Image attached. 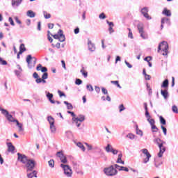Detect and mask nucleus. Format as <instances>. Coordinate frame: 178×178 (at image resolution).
Here are the masks:
<instances>
[{
	"mask_svg": "<svg viewBox=\"0 0 178 178\" xmlns=\"http://www.w3.org/2000/svg\"><path fill=\"white\" fill-rule=\"evenodd\" d=\"M153 142L154 144H156L159 148V152L158 153L159 158H162L163 156V154L165 153V151H166V147L163 146V141L161 140L159 138H156L153 140Z\"/></svg>",
	"mask_w": 178,
	"mask_h": 178,
	"instance_id": "f257e3e1",
	"label": "nucleus"
},
{
	"mask_svg": "<svg viewBox=\"0 0 178 178\" xmlns=\"http://www.w3.org/2000/svg\"><path fill=\"white\" fill-rule=\"evenodd\" d=\"M0 112H1L2 115L5 116L6 119H7L8 122H10L11 123H16L17 121H18L17 120L15 119V118H13V115L9 114V111L5 108L0 107Z\"/></svg>",
	"mask_w": 178,
	"mask_h": 178,
	"instance_id": "f03ea898",
	"label": "nucleus"
},
{
	"mask_svg": "<svg viewBox=\"0 0 178 178\" xmlns=\"http://www.w3.org/2000/svg\"><path fill=\"white\" fill-rule=\"evenodd\" d=\"M162 49L163 52L162 55H168V50L169 49V44H168V42L163 41L159 44L158 52Z\"/></svg>",
	"mask_w": 178,
	"mask_h": 178,
	"instance_id": "7ed1b4c3",
	"label": "nucleus"
},
{
	"mask_svg": "<svg viewBox=\"0 0 178 178\" xmlns=\"http://www.w3.org/2000/svg\"><path fill=\"white\" fill-rule=\"evenodd\" d=\"M26 63H28L29 69H33V67H35L37 58L35 57H32L31 55H28L26 57Z\"/></svg>",
	"mask_w": 178,
	"mask_h": 178,
	"instance_id": "20e7f679",
	"label": "nucleus"
},
{
	"mask_svg": "<svg viewBox=\"0 0 178 178\" xmlns=\"http://www.w3.org/2000/svg\"><path fill=\"white\" fill-rule=\"evenodd\" d=\"M60 168L63 169L64 175L67 177H72V176H73V170H72V168H70L69 165L60 164Z\"/></svg>",
	"mask_w": 178,
	"mask_h": 178,
	"instance_id": "39448f33",
	"label": "nucleus"
},
{
	"mask_svg": "<svg viewBox=\"0 0 178 178\" xmlns=\"http://www.w3.org/2000/svg\"><path fill=\"white\" fill-rule=\"evenodd\" d=\"M104 172L106 176H116L118 175V170L115 169L113 165L104 168Z\"/></svg>",
	"mask_w": 178,
	"mask_h": 178,
	"instance_id": "423d86ee",
	"label": "nucleus"
},
{
	"mask_svg": "<svg viewBox=\"0 0 178 178\" xmlns=\"http://www.w3.org/2000/svg\"><path fill=\"white\" fill-rule=\"evenodd\" d=\"M54 38L55 40H58L60 42H64L65 41L66 38L65 37V35H63V31L62 29H60L58 32V34L53 35Z\"/></svg>",
	"mask_w": 178,
	"mask_h": 178,
	"instance_id": "0eeeda50",
	"label": "nucleus"
},
{
	"mask_svg": "<svg viewBox=\"0 0 178 178\" xmlns=\"http://www.w3.org/2000/svg\"><path fill=\"white\" fill-rule=\"evenodd\" d=\"M26 167L27 168V172H33L34 168H35V161L31 159L28 160Z\"/></svg>",
	"mask_w": 178,
	"mask_h": 178,
	"instance_id": "6e6552de",
	"label": "nucleus"
},
{
	"mask_svg": "<svg viewBox=\"0 0 178 178\" xmlns=\"http://www.w3.org/2000/svg\"><path fill=\"white\" fill-rule=\"evenodd\" d=\"M140 152H142L146 156V158L143 159V163H148V162H149V159L152 156L149 152H148V149H142Z\"/></svg>",
	"mask_w": 178,
	"mask_h": 178,
	"instance_id": "1a4fd4ad",
	"label": "nucleus"
},
{
	"mask_svg": "<svg viewBox=\"0 0 178 178\" xmlns=\"http://www.w3.org/2000/svg\"><path fill=\"white\" fill-rule=\"evenodd\" d=\"M18 155V161H20L22 163H24V165H26L27 162L30 160L27 159V156L24 154H22L20 153H17Z\"/></svg>",
	"mask_w": 178,
	"mask_h": 178,
	"instance_id": "9d476101",
	"label": "nucleus"
},
{
	"mask_svg": "<svg viewBox=\"0 0 178 178\" xmlns=\"http://www.w3.org/2000/svg\"><path fill=\"white\" fill-rule=\"evenodd\" d=\"M56 156L58 158H60L63 163H66L67 162V159H66V156H65V154H63V152H58L56 154Z\"/></svg>",
	"mask_w": 178,
	"mask_h": 178,
	"instance_id": "9b49d317",
	"label": "nucleus"
},
{
	"mask_svg": "<svg viewBox=\"0 0 178 178\" xmlns=\"http://www.w3.org/2000/svg\"><path fill=\"white\" fill-rule=\"evenodd\" d=\"M142 15H143L144 17L147 19V20H150L151 17L148 15V7H144L140 10Z\"/></svg>",
	"mask_w": 178,
	"mask_h": 178,
	"instance_id": "f8f14e48",
	"label": "nucleus"
},
{
	"mask_svg": "<svg viewBox=\"0 0 178 178\" xmlns=\"http://www.w3.org/2000/svg\"><path fill=\"white\" fill-rule=\"evenodd\" d=\"M7 147L8 152H11V154H15V149H16V147H15L12 143H7Z\"/></svg>",
	"mask_w": 178,
	"mask_h": 178,
	"instance_id": "ddd939ff",
	"label": "nucleus"
},
{
	"mask_svg": "<svg viewBox=\"0 0 178 178\" xmlns=\"http://www.w3.org/2000/svg\"><path fill=\"white\" fill-rule=\"evenodd\" d=\"M45 94H46V97L49 99V102H51V104H55V101L54 99H52V98H54V94H52L48 91H46Z\"/></svg>",
	"mask_w": 178,
	"mask_h": 178,
	"instance_id": "4468645a",
	"label": "nucleus"
},
{
	"mask_svg": "<svg viewBox=\"0 0 178 178\" xmlns=\"http://www.w3.org/2000/svg\"><path fill=\"white\" fill-rule=\"evenodd\" d=\"M88 49L90 52H94L95 51V44L91 42V40L88 41Z\"/></svg>",
	"mask_w": 178,
	"mask_h": 178,
	"instance_id": "2eb2a0df",
	"label": "nucleus"
},
{
	"mask_svg": "<svg viewBox=\"0 0 178 178\" xmlns=\"http://www.w3.org/2000/svg\"><path fill=\"white\" fill-rule=\"evenodd\" d=\"M161 94L163 97L164 99H168V98H169V92H168V88L161 90Z\"/></svg>",
	"mask_w": 178,
	"mask_h": 178,
	"instance_id": "dca6fc26",
	"label": "nucleus"
},
{
	"mask_svg": "<svg viewBox=\"0 0 178 178\" xmlns=\"http://www.w3.org/2000/svg\"><path fill=\"white\" fill-rule=\"evenodd\" d=\"M11 1H12L11 5L13 8H15V6L17 8V6H19L23 1V0H11Z\"/></svg>",
	"mask_w": 178,
	"mask_h": 178,
	"instance_id": "f3484780",
	"label": "nucleus"
},
{
	"mask_svg": "<svg viewBox=\"0 0 178 178\" xmlns=\"http://www.w3.org/2000/svg\"><path fill=\"white\" fill-rule=\"evenodd\" d=\"M74 119H76V120L80 122V123H83V122H84L86 120V116H84V115H79L76 118L74 117Z\"/></svg>",
	"mask_w": 178,
	"mask_h": 178,
	"instance_id": "a211bd4d",
	"label": "nucleus"
},
{
	"mask_svg": "<svg viewBox=\"0 0 178 178\" xmlns=\"http://www.w3.org/2000/svg\"><path fill=\"white\" fill-rule=\"evenodd\" d=\"M145 118H147V120L151 126L155 124V120L151 119V115L149 114L148 115H145Z\"/></svg>",
	"mask_w": 178,
	"mask_h": 178,
	"instance_id": "6ab92c4d",
	"label": "nucleus"
},
{
	"mask_svg": "<svg viewBox=\"0 0 178 178\" xmlns=\"http://www.w3.org/2000/svg\"><path fill=\"white\" fill-rule=\"evenodd\" d=\"M165 23H166V24H168V26H170V19H169L168 17L162 18L161 24H165Z\"/></svg>",
	"mask_w": 178,
	"mask_h": 178,
	"instance_id": "aec40b11",
	"label": "nucleus"
},
{
	"mask_svg": "<svg viewBox=\"0 0 178 178\" xmlns=\"http://www.w3.org/2000/svg\"><path fill=\"white\" fill-rule=\"evenodd\" d=\"M169 87V80L165 79L161 84V88H168Z\"/></svg>",
	"mask_w": 178,
	"mask_h": 178,
	"instance_id": "412c9836",
	"label": "nucleus"
},
{
	"mask_svg": "<svg viewBox=\"0 0 178 178\" xmlns=\"http://www.w3.org/2000/svg\"><path fill=\"white\" fill-rule=\"evenodd\" d=\"M15 123L17 124V126L19 128L18 131L19 133H23V131H24V129H23V124L19 122V121H17V122Z\"/></svg>",
	"mask_w": 178,
	"mask_h": 178,
	"instance_id": "4be33fe9",
	"label": "nucleus"
},
{
	"mask_svg": "<svg viewBox=\"0 0 178 178\" xmlns=\"http://www.w3.org/2000/svg\"><path fill=\"white\" fill-rule=\"evenodd\" d=\"M27 177L28 178L37 177V171L33 170L32 172L28 173L27 174Z\"/></svg>",
	"mask_w": 178,
	"mask_h": 178,
	"instance_id": "5701e85b",
	"label": "nucleus"
},
{
	"mask_svg": "<svg viewBox=\"0 0 178 178\" xmlns=\"http://www.w3.org/2000/svg\"><path fill=\"white\" fill-rule=\"evenodd\" d=\"M47 121L49 122L50 126L55 124V119L51 115L47 117Z\"/></svg>",
	"mask_w": 178,
	"mask_h": 178,
	"instance_id": "b1692460",
	"label": "nucleus"
},
{
	"mask_svg": "<svg viewBox=\"0 0 178 178\" xmlns=\"http://www.w3.org/2000/svg\"><path fill=\"white\" fill-rule=\"evenodd\" d=\"M26 15L28 16V17L31 18L35 17V13L30 10L27 11Z\"/></svg>",
	"mask_w": 178,
	"mask_h": 178,
	"instance_id": "393cba45",
	"label": "nucleus"
},
{
	"mask_svg": "<svg viewBox=\"0 0 178 178\" xmlns=\"http://www.w3.org/2000/svg\"><path fill=\"white\" fill-rule=\"evenodd\" d=\"M162 13L163 15H165V16H168V17L172 16V13H170V10H167L166 8H164Z\"/></svg>",
	"mask_w": 178,
	"mask_h": 178,
	"instance_id": "a878e982",
	"label": "nucleus"
},
{
	"mask_svg": "<svg viewBox=\"0 0 178 178\" xmlns=\"http://www.w3.org/2000/svg\"><path fill=\"white\" fill-rule=\"evenodd\" d=\"M72 123L76 126V127H80L81 126V122L78 121L76 118H72Z\"/></svg>",
	"mask_w": 178,
	"mask_h": 178,
	"instance_id": "bb28decb",
	"label": "nucleus"
},
{
	"mask_svg": "<svg viewBox=\"0 0 178 178\" xmlns=\"http://www.w3.org/2000/svg\"><path fill=\"white\" fill-rule=\"evenodd\" d=\"M122 156H123V154L122 153L118 154L117 163H122V165H124V161H122Z\"/></svg>",
	"mask_w": 178,
	"mask_h": 178,
	"instance_id": "cd10ccee",
	"label": "nucleus"
},
{
	"mask_svg": "<svg viewBox=\"0 0 178 178\" xmlns=\"http://www.w3.org/2000/svg\"><path fill=\"white\" fill-rule=\"evenodd\" d=\"M74 169H75L76 172L77 173V175H81V176H83V175H84V173L83 172V171L81 170H79L77 169V164H74Z\"/></svg>",
	"mask_w": 178,
	"mask_h": 178,
	"instance_id": "c85d7f7f",
	"label": "nucleus"
},
{
	"mask_svg": "<svg viewBox=\"0 0 178 178\" xmlns=\"http://www.w3.org/2000/svg\"><path fill=\"white\" fill-rule=\"evenodd\" d=\"M137 27H138L139 33H144V26H143V24H138Z\"/></svg>",
	"mask_w": 178,
	"mask_h": 178,
	"instance_id": "c756f323",
	"label": "nucleus"
},
{
	"mask_svg": "<svg viewBox=\"0 0 178 178\" xmlns=\"http://www.w3.org/2000/svg\"><path fill=\"white\" fill-rule=\"evenodd\" d=\"M76 145L79 147V148H81L82 151L84 152L86 151V147H84V145L81 143V142L76 143Z\"/></svg>",
	"mask_w": 178,
	"mask_h": 178,
	"instance_id": "7c9ffc66",
	"label": "nucleus"
},
{
	"mask_svg": "<svg viewBox=\"0 0 178 178\" xmlns=\"http://www.w3.org/2000/svg\"><path fill=\"white\" fill-rule=\"evenodd\" d=\"M64 104H65V105H67V109H68V110L73 109V105H72V104H70L66 101H64Z\"/></svg>",
	"mask_w": 178,
	"mask_h": 178,
	"instance_id": "2f4dec72",
	"label": "nucleus"
},
{
	"mask_svg": "<svg viewBox=\"0 0 178 178\" xmlns=\"http://www.w3.org/2000/svg\"><path fill=\"white\" fill-rule=\"evenodd\" d=\"M144 108H145V116H148L149 115V112H148V106L147 103H144Z\"/></svg>",
	"mask_w": 178,
	"mask_h": 178,
	"instance_id": "473e14b6",
	"label": "nucleus"
},
{
	"mask_svg": "<svg viewBox=\"0 0 178 178\" xmlns=\"http://www.w3.org/2000/svg\"><path fill=\"white\" fill-rule=\"evenodd\" d=\"M26 51V47H24V44H22L19 46V54H23Z\"/></svg>",
	"mask_w": 178,
	"mask_h": 178,
	"instance_id": "72a5a7b5",
	"label": "nucleus"
},
{
	"mask_svg": "<svg viewBox=\"0 0 178 178\" xmlns=\"http://www.w3.org/2000/svg\"><path fill=\"white\" fill-rule=\"evenodd\" d=\"M112 149H113V147H112V145L108 144L107 146L105 148V150L107 152H112Z\"/></svg>",
	"mask_w": 178,
	"mask_h": 178,
	"instance_id": "f704fd0d",
	"label": "nucleus"
},
{
	"mask_svg": "<svg viewBox=\"0 0 178 178\" xmlns=\"http://www.w3.org/2000/svg\"><path fill=\"white\" fill-rule=\"evenodd\" d=\"M51 132L55 134L56 133V127H55V124L53 125H50Z\"/></svg>",
	"mask_w": 178,
	"mask_h": 178,
	"instance_id": "c9c22d12",
	"label": "nucleus"
},
{
	"mask_svg": "<svg viewBox=\"0 0 178 178\" xmlns=\"http://www.w3.org/2000/svg\"><path fill=\"white\" fill-rule=\"evenodd\" d=\"M86 88L88 91H90V92H92V91H94V88H92V85L91 84L86 85Z\"/></svg>",
	"mask_w": 178,
	"mask_h": 178,
	"instance_id": "e433bc0d",
	"label": "nucleus"
},
{
	"mask_svg": "<svg viewBox=\"0 0 178 178\" xmlns=\"http://www.w3.org/2000/svg\"><path fill=\"white\" fill-rule=\"evenodd\" d=\"M66 134V137H67V138H72L73 137V134L72 133L71 131H67L65 132Z\"/></svg>",
	"mask_w": 178,
	"mask_h": 178,
	"instance_id": "4c0bfd02",
	"label": "nucleus"
},
{
	"mask_svg": "<svg viewBox=\"0 0 178 178\" xmlns=\"http://www.w3.org/2000/svg\"><path fill=\"white\" fill-rule=\"evenodd\" d=\"M48 163H49V166L50 168H54L55 167V161H54V159H51L50 161H49Z\"/></svg>",
	"mask_w": 178,
	"mask_h": 178,
	"instance_id": "58836bf2",
	"label": "nucleus"
},
{
	"mask_svg": "<svg viewBox=\"0 0 178 178\" xmlns=\"http://www.w3.org/2000/svg\"><path fill=\"white\" fill-rule=\"evenodd\" d=\"M80 72L82 74V75L83 76V77L87 78L88 76V73L87 72H85L84 68H83L82 70H81Z\"/></svg>",
	"mask_w": 178,
	"mask_h": 178,
	"instance_id": "ea45409f",
	"label": "nucleus"
},
{
	"mask_svg": "<svg viewBox=\"0 0 178 178\" xmlns=\"http://www.w3.org/2000/svg\"><path fill=\"white\" fill-rule=\"evenodd\" d=\"M44 19H51V14L48 13L47 11L43 12Z\"/></svg>",
	"mask_w": 178,
	"mask_h": 178,
	"instance_id": "a19ab883",
	"label": "nucleus"
},
{
	"mask_svg": "<svg viewBox=\"0 0 178 178\" xmlns=\"http://www.w3.org/2000/svg\"><path fill=\"white\" fill-rule=\"evenodd\" d=\"M139 34H140V37L143 40H147V38H148V35L145 33V32H141Z\"/></svg>",
	"mask_w": 178,
	"mask_h": 178,
	"instance_id": "79ce46f5",
	"label": "nucleus"
},
{
	"mask_svg": "<svg viewBox=\"0 0 178 178\" xmlns=\"http://www.w3.org/2000/svg\"><path fill=\"white\" fill-rule=\"evenodd\" d=\"M152 133H156L158 131V127L154 124L151 125Z\"/></svg>",
	"mask_w": 178,
	"mask_h": 178,
	"instance_id": "37998d69",
	"label": "nucleus"
},
{
	"mask_svg": "<svg viewBox=\"0 0 178 178\" xmlns=\"http://www.w3.org/2000/svg\"><path fill=\"white\" fill-rule=\"evenodd\" d=\"M0 65L5 66L8 65V62H6V60H3L2 58H0Z\"/></svg>",
	"mask_w": 178,
	"mask_h": 178,
	"instance_id": "c03bdc74",
	"label": "nucleus"
},
{
	"mask_svg": "<svg viewBox=\"0 0 178 178\" xmlns=\"http://www.w3.org/2000/svg\"><path fill=\"white\" fill-rule=\"evenodd\" d=\"M128 30H129L128 37L129 38H131V40H133V38H134V37H133V32H131V29H130L129 28H128Z\"/></svg>",
	"mask_w": 178,
	"mask_h": 178,
	"instance_id": "a18cd8bd",
	"label": "nucleus"
},
{
	"mask_svg": "<svg viewBox=\"0 0 178 178\" xmlns=\"http://www.w3.org/2000/svg\"><path fill=\"white\" fill-rule=\"evenodd\" d=\"M160 122L161 124H166V120H165V118H163V117L160 116Z\"/></svg>",
	"mask_w": 178,
	"mask_h": 178,
	"instance_id": "49530a36",
	"label": "nucleus"
},
{
	"mask_svg": "<svg viewBox=\"0 0 178 178\" xmlns=\"http://www.w3.org/2000/svg\"><path fill=\"white\" fill-rule=\"evenodd\" d=\"M119 112H123V111H125L126 110V108L124 107V106L123 104H120L119 106Z\"/></svg>",
	"mask_w": 178,
	"mask_h": 178,
	"instance_id": "de8ad7c7",
	"label": "nucleus"
},
{
	"mask_svg": "<svg viewBox=\"0 0 178 178\" xmlns=\"http://www.w3.org/2000/svg\"><path fill=\"white\" fill-rule=\"evenodd\" d=\"M75 84H76V86H80V84H83V81H81L80 79H76L75 81Z\"/></svg>",
	"mask_w": 178,
	"mask_h": 178,
	"instance_id": "09e8293b",
	"label": "nucleus"
},
{
	"mask_svg": "<svg viewBox=\"0 0 178 178\" xmlns=\"http://www.w3.org/2000/svg\"><path fill=\"white\" fill-rule=\"evenodd\" d=\"M172 112H174V113H178L177 106H172Z\"/></svg>",
	"mask_w": 178,
	"mask_h": 178,
	"instance_id": "8fccbe9b",
	"label": "nucleus"
},
{
	"mask_svg": "<svg viewBox=\"0 0 178 178\" xmlns=\"http://www.w3.org/2000/svg\"><path fill=\"white\" fill-rule=\"evenodd\" d=\"M127 137L130 140H134L135 136L133 134H129L128 135H127Z\"/></svg>",
	"mask_w": 178,
	"mask_h": 178,
	"instance_id": "3c124183",
	"label": "nucleus"
},
{
	"mask_svg": "<svg viewBox=\"0 0 178 178\" xmlns=\"http://www.w3.org/2000/svg\"><path fill=\"white\" fill-rule=\"evenodd\" d=\"M136 134H138V136H140V137H143V131H141L140 129H138V128L136 129Z\"/></svg>",
	"mask_w": 178,
	"mask_h": 178,
	"instance_id": "603ef678",
	"label": "nucleus"
},
{
	"mask_svg": "<svg viewBox=\"0 0 178 178\" xmlns=\"http://www.w3.org/2000/svg\"><path fill=\"white\" fill-rule=\"evenodd\" d=\"M99 18L104 20V19H106V15H105V13H102L99 15Z\"/></svg>",
	"mask_w": 178,
	"mask_h": 178,
	"instance_id": "864d4df0",
	"label": "nucleus"
},
{
	"mask_svg": "<svg viewBox=\"0 0 178 178\" xmlns=\"http://www.w3.org/2000/svg\"><path fill=\"white\" fill-rule=\"evenodd\" d=\"M114 166L118 170H123V166H120L118 164L114 165Z\"/></svg>",
	"mask_w": 178,
	"mask_h": 178,
	"instance_id": "5fc2aeb1",
	"label": "nucleus"
},
{
	"mask_svg": "<svg viewBox=\"0 0 178 178\" xmlns=\"http://www.w3.org/2000/svg\"><path fill=\"white\" fill-rule=\"evenodd\" d=\"M161 129L163 130V133L164 136H166L168 129H166V127H163V125H161Z\"/></svg>",
	"mask_w": 178,
	"mask_h": 178,
	"instance_id": "6e6d98bb",
	"label": "nucleus"
},
{
	"mask_svg": "<svg viewBox=\"0 0 178 178\" xmlns=\"http://www.w3.org/2000/svg\"><path fill=\"white\" fill-rule=\"evenodd\" d=\"M102 92L104 94V95H108V90L105 88H102Z\"/></svg>",
	"mask_w": 178,
	"mask_h": 178,
	"instance_id": "4d7b16f0",
	"label": "nucleus"
},
{
	"mask_svg": "<svg viewBox=\"0 0 178 178\" xmlns=\"http://www.w3.org/2000/svg\"><path fill=\"white\" fill-rule=\"evenodd\" d=\"M85 145L88 147V151H91L92 149V146L91 145L86 143Z\"/></svg>",
	"mask_w": 178,
	"mask_h": 178,
	"instance_id": "13d9d810",
	"label": "nucleus"
},
{
	"mask_svg": "<svg viewBox=\"0 0 178 178\" xmlns=\"http://www.w3.org/2000/svg\"><path fill=\"white\" fill-rule=\"evenodd\" d=\"M144 60L145 62H150V60H152V57L148 56L146 58H144Z\"/></svg>",
	"mask_w": 178,
	"mask_h": 178,
	"instance_id": "bf43d9fd",
	"label": "nucleus"
},
{
	"mask_svg": "<svg viewBox=\"0 0 178 178\" xmlns=\"http://www.w3.org/2000/svg\"><path fill=\"white\" fill-rule=\"evenodd\" d=\"M58 94L59 95V97H60V98H62V97H66V95H65L63 92L60 90H58Z\"/></svg>",
	"mask_w": 178,
	"mask_h": 178,
	"instance_id": "052dcab7",
	"label": "nucleus"
},
{
	"mask_svg": "<svg viewBox=\"0 0 178 178\" xmlns=\"http://www.w3.org/2000/svg\"><path fill=\"white\" fill-rule=\"evenodd\" d=\"M95 91H96L97 94H99V92H101V88L99 86H95Z\"/></svg>",
	"mask_w": 178,
	"mask_h": 178,
	"instance_id": "680f3d73",
	"label": "nucleus"
},
{
	"mask_svg": "<svg viewBox=\"0 0 178 178\" xmlns=\"http://www.w3.org/2000/svg\"><path fill=\"white\" fill-rule=\"evenodd\" d=\"M8 22H10V24H11V26H15V22H13V19H12L11 17H10L8 18Z\"/></svg>",
	"mask_w": 178,
	"mask_h": 178,
	"instance_id": "e2e57ef3",
	"label": "nucleus"
},
{
	"mask_svg": "<svg viewBox=\"0 0 178 178\" xmlns=\"http://www.w3.org/2000/svg\"><path fill=\"white\" fill-rule=\"evenodd\" d=\"M42 79L47 80V79H48V74L47 72H44L42 76Z\"/></svg>",
	"mask_w": 178,
	"mask_h": 178,
	"instance_id": "0e129e2a",
	"label": "nucleus"
},
{
	"mask_svg": "<svg viewBox=\"0 0 178 178\" xmlns=\"http://www.w3.org/2000/svg\"><path fill=\"white\" fill-rule=\"evenodd\" d=\"M108 31H109V34H112V33H115V30H113V26H109Z\"/></svg>",
	"mask_w": 178,
	"mask_h": 178,
	"instance_id": "69168bd1",
	"label": "nucleus"
},
{
	"mask_svg": "<svg viewBox=\"0 0 178 178\" xmlns=\"http://www.w3.org/2000/svg\"><path fill=\"white\" fill-rule=\"evenodd\" d=\"M147 90L149 91V94H152V89L151 88L149 85H148V83H147Z\"/></svg>",
	"mask_w": 178,
	"mask_h": 178,
	"instance_id": "338daca9",
	"label": "nucleus"
},
{
	"mask_svg": "<svg viewBox=\"0 0 178 178\" xmlns=\"http://www.w3.org/2000/svg\"><path fill=\"white\" fill-rule=\"evenodd\" d=\"M40 70L42 73H46V72H48V69L46 67H42Z\"/></svg>",
	"mask_w": 178,
	"mask_h": 178,
	"instance_id": "774afa93",
	"label": "nucleus"
}]
</instances>
